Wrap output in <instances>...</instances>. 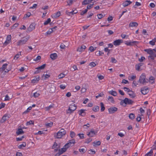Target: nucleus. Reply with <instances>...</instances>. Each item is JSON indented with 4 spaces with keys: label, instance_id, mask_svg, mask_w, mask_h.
Wrapping results in <instances>:
<instances>
[{
    "label": "nucleus",
    "instance_id": "f257e3e1",
    "mask_svg": "<svg viewBox=\"0 0 156 156\" xmlns=\"http://www.w3.org/2000/svg\"><path fill=\"white\" fill-rule=\"evenodd\" d=\"M75 143V140L74 139H72L69 141L68 142L64 145V147L62 148V153L66 152L69 148L73 145Z\"/></svg>",
    "mask_w": 156,
    "mask_h": 156
},
{
    "label": "nucleus",
    "instance_id": "f03ea898",
    "mask_svg": "<svg viewBox=\"0 0 156 156\" xmlns=\"http://www.w3.org/2000/svg\"><path fill=\"white\" fill-rule=\"evenodd\" d=\"M66 133V131L63 129H61L54 136L55 138H62Z\"/></svg>",
    "mask_w": 156,
    "mask_h": 156
},
{
    "label": "nucleus",
    "instance_id": "7ed1b4c3",
    "mask_svg": "<svg viewBox=\"0 0 156 156\" xmlns=\"http://www.w3.org/2000/svg\"><path fill=\"white\" fill-rule=\"evenodd\" d=\"M133 101L127 98H125L124 99L120 102V104L123 106H126V105H131L133 104Z\"/></svg>",
    "mask_w": 156,
    "mask_h": 156
},
{
    "label": "nucleus",
    "instance_id": "20e7f679",
    "mask_svg": "<svg viewBox=\"0 0 156 156\" xmlns=\"http://www.w3.org/2000/svg\"><path fill=\"white\" fill-rule=\"evenodd\" d=\"M144 51L147 52V53L150 55L148 56V58L149 59L151 58V59H153L156 57V55L154 52V51H155L154 50V49H145Z\"/></svg>",
    "mask_w": 156,
    "mask_h": 156
},
{
    "label": "nucleus",
    "instance_id": "39448f33",
    "mask_svg": "<svg viewBox=\"0 0 156 156\" xmlns=\"http://www.w3.org/2000/svg\"><path fill=\"white\" fill-rule=\"evenodd\" d=\"M29 38L30 36H27L23 37L17 42V45L20 46L25 44Z\"/></svg>",
    "mask_w": 156,
    "mask_h": 156
},
{
    "label": "nucleus",
    "instance_id": "423d86ee",
    "mask_svg": "<svg viewBox=\"0 0 156 156\" xmlns=\"http://www.w3.org/2000/svg\"><path fill=\"white\" fill-rule=\"evenodd\" d=\"M76 109V107L75 104L70 105L68 109L66 111V114H70Z\"/></svg>",
    "mask_w": 156,
    "mask_h": 156
},
{
    "label": "nucleus",
    "instance_id": "0eeeda50",
    "mask_svg": "<svg viewBox=\"0 0 156 156\" xmlns=\"http://www.w3.org/2000/svg\"><path fill=\"white\" fill-rule=\"evenodd\" d=\"M139 81L140 83L143 84H145L147 83V80L146 78V76L144 74L142 73L140 76Z\"/></svg>",
    "mask_w": 156,
    "mask_h": 156
},
{
    "label": "nucleus",
    "instance_id": "6e6552de",
    "mask_svg": "<svg viewBox=\"0 0 156 156\" xmlns=\"http://www.w3.org/2000/svg\"><path fill=\"white\" fill-rule=\"evenodd\" d=\"M9 63V62H7V63L4 64L0 68V72H4L5 73L8 72L10 70L9 69L7 68V66Z\"/></svg>",
    "mask_w": 156,
    "mask_h": 156
},
{
    "label": "nucleus",
    "instance_id": "1a4fd4ad",
    "mask_svg": "<svg viewBox=\"0 0 156 156\" xmlns=\"http://www.w3.org/2000/svg\"><path fill=\"white\" fill-rule=\"evenodd\" d=\"M11 36L10 35H7L5 42L3 43L4 46H6L9 44L11 42Z\"/></svg>",
    "mask_w": 156,
    "mask_h": 156
},
{
    "label": "nucleus",
    "instance_id": "9d476101",
    "mask_svg": "<svg viewBox=\"0 0 156 156\" xmlns=\"http://www.w3.org/2000/svg\"><path fill=\"white\" fill-rule=\"evenodd\" d=\"M10 117V115H9L5 114L3 116L2 120L0 122L1 123H4Z\"/></svg>",
    "mask_w": 156,
    "mask_h": 156
},
{
    "label": "nucleus",
    "instance_id": "9b49d317",
    "mask_svg": "<svg viewBox=\"0 0 156 156\" xmlns=\"http://www.w3.org/2000/svg\"><path fill=\"white\" fill-rule=\"evenodd\" d=\"M45 64H44L41 66L38 67L37 68H36V69H37L34 72L35 74H37L40 73L41 71V70L43 69L45 67Z\"/></svg>",
    "mask_w": 156,
    "mask_h": 156
},
{
    "label": "nucleus",
    "instance_id": "f8f14e48",
    "mask_svg": "<svg viewBox=\"0 0 156 156\" xmlns=\"http://www.w3.org/2000/svg\"><path fill=\"white\" fill-rule=\"evenodd\" d=\"M118 110V108L115 107H111L108 109L109 113L110 114H113Z\"/></svg>",
    "mask_w": 156,
    "mask_h": 156
},
{
    "label": "nucleus",
    "instance_id": "ddd939ff",
    "mask_svg": "<svg viewBox=\"0 0 156 156\" xmlns=\"http://www.w3.org/2000/svg\"><path fill=\"white\" fill-rule=\"evenodd\" d=\"M40 80V77L39 76H35L34 78L31 80V82L32 83H37Z\"/></svg>",
    "mask_w": 156,
    "mask_h": 156
},
{
    "label": "nucleus",
    "instance_id": "4468645a",
    "mask_svg": "<svg viewBox=\"0 0 156 156\" xmlns=\"http://www.w3.org/2000/svg\"><path fill=\"white\" fill-rule=\"evenodd\" d=\"M123 42V41L121 39L116 40L113 42V44L115 46L119 45Z\"/></svg>",
    "mask_w": 156,
    "mask_h": 156
},
{
    "label": "nucleus",
    "instance_id": "2eb2a0df",
    "mask_svg": "<svg viewBox=\"0 0 156 156\" xmlns=\"http://www.w3.org/2000/svg\"><path fill=\"white\" fill-rule=\"evenodd\" d=\"M56 26L49 29L48 31L46 33L45 35H50L51 34L53 31H55V29L57 28Z\"/></svg>",
    "mask_w": 156,
    "mask_h": 156
},
{
    "label": "nucleus",
    "instance_id": "dca6fc26",
    "mask_svg": "<svg viewBox=\"0 0 156 156\" xmlns=\"http://www.w3.org/2000/svg\"><path fill=\"white\" fill-rule=\"evenodd\" d=\"M97 132L94 130H91L87 134V135L90 137H93L97 133Z\"/></svg>",
    "mask_w": 156,
    "mask_h": 156
},
{
    "label": "nucleus",
    "instance_id": "f3484780",
    "mask_svg": "<svg viewBox=\"0 0 156 156\" xmlns=\"http://www.w3.org/2000/svg\"><path fill=\"white\" fill-rule=\"evenodd\" d=\"M86 48V47L85 45L81 46L80 47L78 48L77 51L81 53L84 51Z\"/></svg>",
    "mask_w": 156,
    "mask_h": 156
},
{
    "label": "nucleus",
    "instance_id": "a211bd4d",
    "mask_svg": "<svg viewBox=\"0 0 156 156\" xmlns=\"http://www.w3.org/2000/svg\"><path fill=\"white\" fill-rule=\"evenodd\" d=\"M138 42L136 41H126L125 42V44L127 46H132L133 44L137 43Z\"/></svg>",
    "mask_w": 156,
    "mask_h": 156
},
{
    "label": "nucleus",
    "instance_id": "6ab92c4d",
    "mask_svg": "<svg viewBox=\"0 0 156 156\" xmlns=\"http://www.w3.org/2000/svg\"><path fill=\"white\" fill-rule=\"evenodd\" d=\"M132 3V2L129 0H126L123 2L122 5L124 7H125L130 5Z\"/></svg>",
    "mask_w": 156,
    "mask_h": 156
},
{
    "label": "nucleus",
    "instance_id": "aec40b11",
    "mask_svg": "<svg viewBox=\"0 0 156 156\" xmlns=\"http://www.w3.org/2000/svg\"><path fill=\"white\" fill-rule=\"evenodd\" d=\"M57 57V54L55 53L51 54L50 55V58L53 60H54L56 59Z\"/></svg>",
    "mask_w": 156,
    "mask_h": 156
},
{
    "label": "nucleus",
    "instance_id": "412c9836",
    "mask_svg": "<svg viewBox=\"0 0 156 156\" xmlns=\"http://www.w3.org/2000/svg\"><path fill=\"white\" fill-rule=\"evenodd\" d=\"M141 93L143 94H146L149 92L148 89L146 87H144L141 89Z\"/></svg>",
    "mask_w": 156,
    "mask_h": 156
},
{
    "label": "nucleus",
    "instance_id": "4be33fe9",
    "mask_svg": "<svg viewBox=\"0 0 156 156\" xmlns=\"http://www.w3.org/2000/svg\"><path fill=\"white\" fill-rule=\"evenodd\" d=\"M61 15V12L60 11H58L56 13L53 14L51 15L52 18H55L59 17Z\"/></svg>",
    "mask_w": 156,
    "mask_h": 156
},
{
    "label": "nucleus",
    "instance_id": "5701e85b",
    "mask_svg": "<svg viewBox=\"0 0 156 156\" xmlns=\"http://www.w3.org/2000/svg\"><path fill=\"white\" fill-rule=\"evenodd\" d=\"M50 73L48 74H44L41 76V78L43 80H46L50 77Z\"/></svg>",
    "mask_w": 156,
    "mask_h": 156
},
{
    "label": "nucleus",
    "instance_id": "b1692460",
    "mask_svg": "<svg viewBox=\"0 0 156 156\" xmlns=\"http://www.w3.org/2000/svg\"><path fill=\"white\" fill-rule=\"evenodd\" d=\"M86 110L81 109L79 111V114L81 116H84L86 115L85 111Z\"/></svg>",
    "mask_w": 156,
    "mask_h": 156
},
{
    "label": "nucleus",
    "instance_id": "393cba45",
    "mask_svg": "<svg viewBox=\"0 0 156 156\" xmlns=\"http://www.w3.org/2000/svg\"><path fill=\"white\" fill-rule=\"evenodd\" d=\"M128 94L131 98H134L136 96V94L135 93L131 90L128 93Z\"/></svg>",
    "mask_w": 156,
    "mask_h": 156
},
{
    "label": "nucleus",
    "instance_id": "a878e982",
    "mask_svg": "<svg viewBox=\"0 0 156 156\" xmlns=\"http://www.w3.org/2000/svg\"><path fill=\"white\" fill-rule=\"evenodd\" d=\"M138 25V24L136 22H130L129 25V27H136Z\"/></svg>",
    "mask_w": 156,
    "mask_h": 156
},
{
    "label": "nucleus",
    "instance_id": "bb28decb",
    "mask_svg": "<svg viewBox=\"0 0 156 156\" xmlns=\"http://www.w3.org/2000/svg\"><path fill=\"white\" fill-rule=\"evenodd\" d=\"M24 131H23L22 129L19 128L18 129L16 132V134L17 135H19L20 134L24 133Z\"/></svg>",
    "mask_w": 156,
    "mask_h": 156
},
{
    "label": "nucleus",
    "instance_id": "cd10ccee",
    "mask_svg": "<svg viewBox=\"0 0 156 156\" xmlns=\"http://www.w3.org/2000/svg\"><path fill=\"white\" fill-rule=\"evenodd\" d=\"M107 99L109 102L112 104L114 103L115 101L112 97L109 96L108 97Z\"/></svg>",
    "mask_w": 156,
    "mask_h": 156
},
{
    "label": "nucleus",
    "instance_id": "c85d7f7f",
    "mask_svg": "<svg viewBox=\"0 0 156 156\" xmlns=\"http://www.w3.org/2000/svg\"><path fill=\"white\" fill-rule=\"evenodd\" d=\"M108 93L114 96H116L117 95V92L116 91H114L113 90H111L109 91H108Z\"/></svg>",
    "mask_w": 156,
    "mask_h": 156
},
{
    "label": "nucleus",
    "instance_id": "c756f323",
    "mask_svg": "<svg viewBox=\"0 0 156 156\" xmlns=\"http://www.w3.org/2000/svg\"><path fill=\"white\" fill-rule=\"evenodd\" d=\"M93 0H84L82 2V5H87L90 3Z\"/></svg>",
    "mask_w": 156,
    "mask_h": 156
},
{
    "label": "nucleus",
    "instance_id": "7c9ffc66",
    "mask_svg": "<svg viewBox=\"0 0 156 156\" xmlns=\"http://www.w3.org/2000/svg\"><path fill=\"white\" fill-rule=\"evenodd\" d=\"M26 146V144L25 142H23L22 144L18 146V148L20 149H22L25 147Z\"/></svg>",
    "mask_w": 156,
    "mask_h": 156
},
{
    "label": "nucleus",
    "instance_id": "2f4dec72",
    "mask_svg": "<svg viewBox=\"0 0 156 156\" xmlns=\"http://www.w3.org/2000/svg\"><path fill=\"white\" fill-rule=\"evenodd\" d=\"M142 64L140 63L135 66L136 69L137 71H139L140 67L142 66Z\"/></svg>",
    "mask_w": 156,
    "mask_h": 156
},
{
    "label": "nucleus",
    "instance_id": "473e14b6",
    "mask_svg": "<svg viewBox=\"0 0 156 156\" xmlns=\"http://www.w3.org/2000/svg\"><path fill=\"white\" fill-rule=\"evenodd\" d=\"M53 106H54L53 104L51 105L45 107V110L46 111H49L51 109L53 108Z\"/></svg>",
    "mask_w": 156,
    "mask_h": 156
},
{
    "label": "nucleus",
    "instance_id": "72a5a7b5",
    "mask_svg": "<svg viewBox=\"0 0 156 156\" xmlns=\"http://www.w3.org/2000/svg\"><path fill=\"white\" fill-rule=\"evenodd\" d=\"M45 125L47 127H51L53 125V122H51L49 123H46Z\"/></svg>",
    "mask_w": 156,
    "mask_h": 156
},
{
    "label": "nucleus",
    "instance_id": "f704fd0d",
    "mask_svg": "<svg viewBox=\"0 0 156 156\" xmlns=\"http://www.w3.org/2000/svg\"><path fill=\"white\" fill-rule=\"evenodd\" d=\"M21 52H19V53L17 54L16 55L14 58V59L15 60H17L21 56Z\"/></svg>",
    "mask_w": 156,
    "mask_h": 156
},
{
    "label": "nucleus",
    "instance_id": "c9c22d12",
    "mask_svg": "<svg viewBox=\"0 0 156 156\" xmlns=\"http://www.w3.org/2000/svg\"><path fill=\"white\" fill-rule=\"evenodd\" d=\"M156 42V38H154L152 40L150 41L149 44L152 45H154L155 44V43Z\"/></svg>",
    "mask_w": 156,
    "mask_h": 156
},
{
    "label": "nucleus",
    "instance_id": "e433bc0d",
    "mask_svg": "<svg viewBox=\"0 0 156 156\" xmlns=\"http://www.w3.org/2000/svg\"><path fill=\"white\" fill-rule=\"evenodd\" d=\"M31 15V13L30 12H27L26 14H25L23 17V19H26L28 18Z\"/></svg>",
    "mask_w": 156,
    "mask_h": 156
},
{
    "label": "nucleus",
    "instance_id": "4c0bfd02",
    "mask_svg": "<svg viewBox=\"0 0 156 156\" xmlns=\"http://www.w3.org/2000/svg\"><path fill=\"white\" fill-rule=\"evenodd\" d=\"M149 81L150 83H153L154 82V78L152 76H150L149 78Z\"/></svg>",
    "mask_w": 156,
    "mask_h": 156
},
{
    "label": "nucleus",
    "instance_id": "58836bf2",
    "mask_svg": "<svg viewBox=\"0 0 156 156\" xmlns=\"http://www.w3.org/2000/svg\"><path fill=\"white\" fill-rule=\"evenodd\" d=\"M136 78V75H132L128 77V79L130 80H133Z\"/></svg>",
    "mask_w": 156,
    "mask_h": 156
},
{
    "label": "nucleus",
    "instance_id": "ea45409f",
    "mask_svg": "<svg viewBox=\"0 0 156 156\" xmlns=\"http://www.w3.org/2000/svg\"><path fill=\"white\" fill-rule=\"evenodd\" d=\"M56 87H52L50 88V92L51 93H54L55 91Z\"/></svg>",
    "mask_w": 156,
    "mask_h": 156
},
{
    "label": "nucleus",
    "instance_id": "a19ab883",
    "mask_svg": "<svg viewBox=\"0 0 156 156\" xmlns=\"http://www.w3.org/2000/svg\"><path fill=\"white\" fill-rule=\"evenodd\" d=\"M101 142L98 141L96 142H94L93 143V146H99L101 144Z\"/></svg>",
    "mask_w": 156,
    "mask_h": 156
},
{
    "label": "nucleus",
    "instance_id": "79ce46f5",
    "mask_svg": "<svg viewBox=\"0 0 156 156\" xmlns=\"http://www.w3.org/2000/svg\"><path fill=\"white\" fill-rule=\"evenodd\" d=\"M99 106H96L93 108V110L94 112H97L99 111Z\"/></svg>",
    "mask_w": 156,
    "mask_h": 156
},
{
    "label": "nucleus",
    "instance_id": "37998d69",
    "mask_svg": "<svg viewBox=\"0 0 156 156\" xmlns=\"http://www.w3.org/2000/svg\"><path fill=\"white\" fill-rule=\"evenodd\" d=\"M153 151L152 150H151L150 151L146 154L145 156H151L153 154Z\"/></svg>",
    "mask_w": 156,
    "mask_h": 156
},
{
    "label": "nucleus",
    "instance_id": "c03bdc74",
    "mask_svg": "<svg viewBox=\"0 0 156 156\" xmlns=\"http://www.w3.org/2000/svg\"><path fill=\"white\" fill-rule=\"evenodd\" d=\"M87 88L84 87H82L81 89L80 92L81 93L83 94L85 93L87 91Z\"/></svg>",
    "mask_w": 156,
    "mask_h": 156
},
{
    "label": "nucleus",
    "instance_id": "a18cd8bd",
    "mask_svg": "<svg viewBox=\"0 0 156 156\" xmlns=\"http://www.w3.org/2000/svg\"><path fill=\"white\" fill-rule=\"evenodd\" d=\"M100 104L101 105V111L103 112L105 110V108L104 107V105L102 102H101L100 103Z\"/></svg>",
    "mask_w": 156,
    "mask_h": 156
},
{
    "label": "nucleus",
    "instance_id": "49530a36",
    "mask_svg": "<svg viewBox=\"0 0 156 156\" xmlns=\"http://www.w3.org/2000/svg\"><path fill=\"white\" fill-rule=\"evenodd\" d=\"M66 75L63 73H61L58 76L59 79L65 77Z\"/></svg>",
    "mask_w": 156,
    "mask_h": 156
},
{
    "label": "nucleus",
    "instance_id": "de8ad7c7",
    "mask_svg": "<svg viewBox=\"0 0 156 156\" xmlns=\"http://www.w3.org/2000/svg\"><path fill=\"white\" fill-rule=\"evenodd\" d=\"M75 135L76 134L74 132L72 131L70 132V136L72 138L75 137Z\"/></svg>",
    "mask_w": 156,
    "mask_h": 156
},
{
    "label": "nucleus",
    "instance_id": "09e8293b",
    "mask_svg": "<svg viewBox=\"0 0 156 156\" xmlns=\"http://www.w3.org/2000/svg\"><path fill=\"white\" fill-rule=\"evenodd\" d=\"M140 112L141 113V116H144V114L145 113V111L144 109H143L142 108H141L140 109Z\"/></svg>",
    "mask_w": 156,
    "mask_h": 156
},
{
    "label": "nucleus",
    "instance_id": "8fccbe9b",
    "mask_svg": "<svg viewBox=\"0 0 156 156\" xmlns=\"http://www.w3.org/2000/svg\"><path fill=\"white\" fill-rule=\"evenodd\" d=\"M79 151L82 154L84 153L86 151V150L85 148H80Z\"/></svg>",
    "mask_w": 156,
    "mask_h": 156
},
{
    "label": "nucleus",
    "instance_id": "3c124183",
    "mask_svg": "<svg viewBox=\"0 0 156 156\" xmlns=\"http://www.w3.org/2000/svg\"><path fill=\"white\" fill-rule=\"evenodd\" d=\"M40 95V93L38 92H36L33 94V96L35 98H36L38 97Z\"/></svg>",
    "mask_w": 156,
    "mask_h": 156
},
{
    "label": "nucleus",
    "instance_id": "603ef678",
    "mask_svg": "<svg viewBox=\"0 0 156 156\" xmlns=\"http://www.w3.org/2000/svg\"><path fill=\"white\" fill-rule=\"evenodd\" d=\"M89 65L92 67H95L96 65V64L94 62H92L89 63Z\"/></svg>",
    "mask_w": 156,
    "mask_h": 156
},
{
    "label": "nucleus",
    "instance_id": "864d4df0",
    "mask_svg": "<svg viewBox=\"0 0 156 156\" xmlns=\"http://www.w3.org/2000/svg\"><path fill=\"white\" fill-rule=\"evenodd\" d=\"M105 16V15L100 13L97 15L98 18L99 19H101V18H103Z\"/></svg>",
    "mask_w": 156,
    "mask_h": 156
},
{
    "label": "nucleus",
    "instance_id": "5fc2aeb1",
    "mask_svg": "<svg viewBox=\"0 0 156 156\" xmlns=\"http://www.w3.org/2000/svg\"><path fill=\"white\" fill-rule=\"evenodd\" d=\"M78 136L80 137V139H83L84 138V134L83 133H80L78 134Z\"/></svg>",
    "mask_w": 156,
    "mask_h": 156
},
{
    "label": "nucleus",
    "instance_id": "6e6d98bb",
    "mask_svg": "<svg viewBox=\"0 0 156 156\" xmlns=\"http://www.w3.org/2000/svg\"><path fill=\"white\" fill-rule=\"evenodd\" d=\"M96 47H94L93 46H90L89 48V50L90 52H93L96 49Z\"/></svg>",
    "mask_w": 156,
    "mask_h": 156
},
{
    "label": "nucleus",
    "instance_id": "4d7b16f0",
    "mask_svg": "<svg viewBox=\"0 0 156 156\" xmlns=\"http://www.w3.org/2000/svg\"><path fill=\"white\" fill-rule=\"evenodd\" d=\"M51 21V19L50 18H48L47 20L45 21L44 23V25H47Z\"/></svg>",
    "mask_w": 156,
    "mask_h": 156
},
{
    "label": "nucleus",
    "instance_id": "13d9d810",
    "mask_svg": "<svg viewBox=\"0 0 156 156\" xmlns=\"http://www.w3.org/2000/svg\"><path fill=\"white\" fill-rule=\"evenodd\" d=\"M97 76L99 80H102L104 78V76L101 75H98Z\"/></svg>",
    "mask_w": 156,
    "mask_h": 156
},
{
    "label": "nucleus",
    "instance_id": "bf43d9fd",
    "mask_svg": "<svg viewBox=\"0 0 156 156\" xmlns=\"http://www.w3.org/2000/svg\"><path fill=\"white\" fill-rule=\"evenodd\" d=\"M93 5H94L93 3L92 4H90L88 5L87 6L86 9H87V10H88V9H90L91 8H92L93 7Z\"/></svg>",
    "mask_w": 156,
    "mask_h": 156
},
{
    "label": "nucleus",
    "instance_id": "052dcab7",
    "mask_svg": "<svg viewBox=\"0 0 156 156\" xmlns=\"http://www.w3.org/2000/svg\"><path fill=\"white\" fill-rule=\"evenodd\" d=\"M19 25V24L18 23H16L14 24L11 27V29H15Z\"/></svg>",
    "mask_w": 156,
    "mask_h": 156
},
{
    "label": "nucleus",
    "instance_id": "680f3d73",
    "mask_svg": "<svg viewBox=\"0 0 156 156\" xmlns=\"http://www.w3.org/2000/svg\"><path fill=\"white\" fill-rule=\"evenodd\" d=\"M129 117L130 119H133L135 118L134 114L133 113L130 114L129 115Z\"/></svg>",
    "mask_w": 156,
    "mask_h": 156
},
{
    "label": "nucleus",
    "instance_id": "e2e57ef3",
    "mask_svg": "<svg viewBox=\"0 0 156 156\" xmlns=\"http://www.w3.org/2000/svg\"><path fill=\"white\" fill-rule=\"evenodd\" d=\"M10 99V97L8 96V95H6L5 98L4 100V101H9Z\"/></svg>",
    "mask_w": 156,
    "mask_h": 156
},
{
    "label": "nucleus",
    "instance_id": "0e129e2a",
    "mask_svg": "<svg viewBox=\"0 0 156 156\" xmlns=\"http://www.w3.org/2000/svg\"><path fill=\"white\" fill-rule=\"evenodd\" d=\"M73 0H67V3L69 5H71L73 3Z\"/></svg>",
    "mask_w": 156,
    "mask_h": 156
},
{
    "label": "nucleus",
    "instance_id": "69168bd1",
    "mask_svg": "<svg viewBox=\"0 0 156 156\" xmlns=\"http://www.w3.org/2000/svg\"><path fill=\"white\" fill-rule=\"evenodd\" d=\"M123 89L125 91L127 92L128 93L131 90H130L129 88H128L126 87H124Z\"/></svg>",
    "mask_w": 156,
    "mask_h": 156
},
{
    "label": "nucleus",
    "instance_id": "338daca9",
    "mask_svg": "<svg viewBox=\"0 0 156 156\" xmlns=\"http://www.w3.org/2000/svg\"><path fill=\"white\" fill-rule=\"evenodd\" d=\"M87 11V9H85L84 10L82 11L80 13V14L83 15L85 14Z\"/></svg>",
    "mask_w": 156,
    "mask_h": 156
},
{
    "label": "nucleus",
    "instance_id": "774afa93",
    "mask_svg": "<svg viewBox=\"0 0 156 156\" xmlns=\"http://www.w3.org/2000/svg\"><path fill=\"white\" fill-rule=\"evenodd\" d=\"M63 153H62V148L59 151V152L58 153L56 154L55 156H59L60 155L62 154Z\"/></svg>",
    "mask_w": 156,
    "mask_h": 156
}]
</instances>
